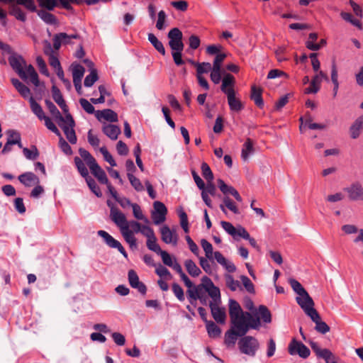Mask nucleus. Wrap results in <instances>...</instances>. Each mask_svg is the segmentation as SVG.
I'll use <instances>...</instances> for the list:
<instances>
[{"mask_svg":"<svg viewBox=\"0 0 363 363\" xmlns=\"http://www.w3.org/2000/svg\"><path fill=\"white\" fill-rule=\"evenodd\" d=\"M201 245L205 252L206 258L210 261H213L214 258V252L213 251L212 245L205 239H202L201 240Z\"/></svg>","mask_w":363,"mask_h":363,"instance_id":"obj_42","label":"nucleus"},{"mask_svg":"<svg viewBox=\"0 0 363 363\" xmlns=\"http://www.w3.org/2000/svg\"><path fill=\"white\" fill-rule=\"evenodd\" d=\"M254 143L250 138H247L242 145L241 157L244 160H247L249 156L254 153Z\"/></svg>","mask_w":363,"mask_h":363,"instance_id":"obj_31","label":"nucleus"},{"mask_svg":"<svg viewBox=\"0 0 363 363\" xmlns=\"http://www.w3.org/2000/svg\"><path fill=\"white\" fill-rule=\"evenodd\" d=\"M238 322L241 324L240 329L242 334H247L250 329L258 330L260 327L261 322L259 317H254L250 312H243Z\"/></svg>","mask_w":363,"mask_h":363,"instance_id":"obj_2","label":"nucleus"},{"mask_svg":"<svg viewBox=\"0 0 363 363\" xmlns=\"http://www.w3.org/2000/svg\"><path fill=\"white\" fill-rule=\"evenodd\" d=\"M134 225L138 227V229H135V233H142L147 239L153 238L155 236L152 228L147 225H142L140 223H134Z\"/></svg>","mask_w":363,"mask_h":363,"instance_id":"obj_34","label":"nucleus"},{"mask_svg":"<svg viewBox=\"0 0 363 363\" xmlns=\"http://www.w3.org/2000/svg\"><path fill=\"white\" fill-rule=\"evenodd\" d=\"M184 265L188 273L194 277L199 276L201 273V269L191 259H186L184 262Z\"/></svg>","mask_w":363,"mask_h":363,"instance_id":"obj_40","label":"nucleus"},{"mask_svg":"<svg viewBox=\"0 0 363 363\" xmlns=\"http://www.w3.org/2000/svg\"><path fill=\"white\" fill-rule=\"evenodd\" d=\"M309 344L318 357L323 359L326 363L333 362L334 356L328 349H321L318 344L313 341H310Z\"/></svg>","mask_w":363,"mask_h":363,"instance_id":"obj_13","label":"nucleus"},{"mask_svg":"<svg viewBox=\"0 0 363 363\" xmlns=\"http://www.w3.org/2000/svg\"><path fill=\"white\" fill-rule=\"evenodd\" d=\"M132 208L133 216L135 218L144 221L146 224L150 223L148 218L143 216L142 210L138 204L133 203L132 205Z\"/></svg>","mask_w":363,"mask_h":363,"instance_id":"obj_51","label":"nucleus"},{"mask_svg":"<svg viewBox=\"0 0 363 363\" xmlns=\"http://www.w3.org/2000/svg\"><path fill=\"white\" fill-rule=\"evenodd\" d=\"M214 259L228 272L232 273L236 270L235 264L228 260L219 251L214 252Z\"/></svg>","mask_w":363,"mask_h":363,"instance_id":"obj_22","label":"nucleus"},{"mask_svg":"<svg viewBox=\"0 0 363 363\" xmlns=\"http://www.w3.org/2000/svg\"><path fill=\"white\" fill-rule=\"evenodd\" d=\"M204 292L206 291L200 284L196 286L194 285L191 289L186 291L187 298L189 303L193 306H196V297H197V296H203L205 295Z\"/></svg>","mask_w":363,"mask_h":363,"instance_id":"obj_24","label":"nucleus"},{"mask_svg":"<svg viewBox=\"0 0 363 363\" xmlns=\"http://www.w3.org/2000/svg\"><path fill=\"white\" fill-rule=\"evenodd\" d=\"M39 2V5L45 8L48 11H52L54 10L55 7L57 6V0H38Z\"/></svg>","mask_w":363,"mask_h":363,"instance_id":"obj_64","label":"nucleus"},{"mask_svg":"<svg viewBox=\"0 0 363 363\" xmlns=\"http://www.w3.org/2000/svg\"><path fill=\"white\" fill-rule=\"evenodd\" d=\"M127 177H128V179L130 184L135 189V191H142L144 190V187H143L141 182L140 181V179L138 178L135 177L133 175V174H132V173L127 174Z\"/></svg>","mask_w":363,"mask_h":363,"instance_id":"obj_48","label":"nucleus"},{"mask_svg":"<svg viewBox=\"0 0 363 363\" xmlns=\"http://www.w3.org/2000/svg\"><path fill=\"white\" fill-rule=\"evenodd\" d=\"M246 334H242L240 329L231 325L230 328L225 333V344L228 347L234 346L238 337H242Z\"/></svg>","mask_w":363,"mask_h":363,"instance_id":"obj_17","label":"nucleus"},{"mask_svg":"<svg viewBox=\"0 0 363 363\" xmlns=\"http://www.w3.org/2000/svg\"><path fill=\"white\" fill-rule=\"evenodd\" d=\"M23 152L25 157L28 160H34L39 156V152L35 146H33L31 150L25 147L23 150Z\"/></svg>","mask_w":363,"mask_h":363,"instance_id":"obj_56","label":"nucleus"},{"mask_svg":"<svg viewBox=\"0 0 363 363\" xmlns=\"http://www.w3.org/2000/svg\"><path fill=\"white\" fill-rule=\"evenodd\" d=\"M320 75H315L311 82L310 86L305 89V94H316L320 89Z\"/></svg>","mask_w":363,"mask_h":363,"instance_id":"obj_36","label":"nucleus"},{"mask_svg":"<svg viewBox=\"0 0 363 363\" xmlns=\"http://www.w3.org/2000/svg\"><path fill=\"white\" fill-rule=\"evenodd\" d=\"M341 17L346 21L350 23L353 26L362 29V24L359 19L355 18L352 16V15L350 13L342 12L340 13Z\"/></svg>","mask_w":363,"mask_h":363,"instance_id":"obj_50","label":"nucleus"},{"mask_svg":"<svg viewBox=\"0 0 363 363\" xmlns=\"http://www.w3.org/2000/svg\"><path fill=\"white\" fill-rule=\"evenodd\" d=\"M6 135L8 136L7 141L1 150V153L4 155L12 150V145L19 143V133L17 130H8Z\"/></svg>","mask_w":363,"mask_h":363,"instance_id":"obj_14","label":"nucleus"},{"mask_svg":"<svg viewBox=\"0 0 363 363\" xmlns=\"http://www.w3.org/2000/svg\"><path fill=\"white\" fill-rule=\"evenodd\" d=\"M240 280L247 292L250 294L255 293L254 284L247 276L241 275Z\"/></svg>","mask_w":363,"mask_h":363,"instance_id":"obj_58","label":"nucleus"},{"mask_svg":"<svg viewBox=\"0 0 363 363\" xmlns=\"http://www.w3.org/2000/svg\"><path fill=\"white\" fill-rule=\"evenodd\" d=\"M9 62L12 69L24 81L30 77V81L35 86H38V75L33 65H27L25 60L20 55L13 53L9 57Z\"/></svg>","mask_w":363,"mask_h":363,"instance_id":"obj_1","label":"nucleus"},{"mask_svg":"<svg viewBox=\"0 0 363 363\" xmlns=\"http://www.w3.org/2000/svg\"><path fill=\"white\" fill-rule=\"evenodd\" d=\"M172 289L174 294L178 298L179 301H184L185 298H184V290L177 283L172 284Z\"/></svg>","mask_w":363,"mask_h":363,"instance_id":"obj_61","label":"nucleus"},{"mask_svg":"<svg viewBox=\"0 0 363 363\" xmlns=\"http://www.w3.org/2000/svg\"><path fill=\"white\" fill-rule=\"evenodd\" d=\"M166 19H167V14H166L165 11L163 10H161L160 11H159L158 16H157V21L156 23V28L158 30H162L164 29V28H165L164 23L166 21Z\"/></svg>","mask_w":363,"mask_h":363,"instance_id":"obj_60","label":"nucleus"},{"mask_svg":"<svg viewBox=\"0 0 363 363\" xmlns=\"http://www.w3.org/2000/svg\"><path fill=\"white\" fill-rule=\"evenodd\" d=\"M38 16L46 23L53 25L57 22L55 16L45 10H39L37 11Z\"/></svg>","mask_w":363,"mask_h":363,"instance_id":"obj_41","label":"nucleus"},{"mask_svg":"<svg viewBox=\"0 0 363 363\" xmlns=\"http://www.w3.org/2000/svg\"><path fill=\"white\" fill-rule=\"evenodd\" d=\"M72 68L73 79H81L82 80V79L84 74V72H85L84 67L79 64H72Z\"/></svg>","mask_w":363,"mask_h":363,"instance_id":"obj_46","label":"nucleus"},{"mask_svg":"<svg viewBox=\"0 0 363 363\" xmlns=\"http://www.w3.org/2000/svg\"><path fill=\"white\" fill-rule=\"evenodd\" d=\"M206 292H207L208 296L212 298L209 304L221 303L220 291L218 287L213 285L210 287V289H207Z\"/></svg>","mask_w":363,"mask_h":363,"instance_id":"obj_33","label":"nucleus"},{"mask_svg":"<svg viewBox=\"0 0 363 363\" xmlns=\"http://www.w3.org/2000/svg\"><path fill=\"white\" fill-rule=\"evenodd\" d=\"M291 288L293 290L298 294L301 295L306 291V289L302 286V285L296 279H290L289 281Z\"/></svg>","mask_w":363,"mask_h":363,"instance_id":"obj_62","label":"nucleus"},{"mask_svg":"<svg viewBox=\"0 0 363 363\" xmlns=\"http://www.w3.org/2000/svg\"><path fill=\"white\" fill-rule=\"evenodd\" d=\"M85 180H86V182L89 188L90 189V190L97 197H101L102 196V193L101 191L100 188L99 187V186L97 185L96 182H95V180L92 177H91L90 176L89 177H86Z\"/></svg>","mask_w":363,"mask_h":363,"instance_id":"obj_44","label":"nucleus"},{"mask_svg":"<svg viewBox=\"0 0 363 363\" xmlns=\"http://www.w3.org/2000/svg\"><path fill=\"white\" fill-rule=\"evenodd\" d=\"M97 234L104 240L108 247L117 249L125 258L128 257V254L121 242L114 239L107 232L101 230L97 232Z\"/></svg>","mask_w":363,"mask_h":363,"instance_id":"obj_11","label":"nucleus"},{"mask_svg":"<svg viewBox=\"0 0 363 363\" xmlns=\"http://www.w3.org/2000/svg\"><path fill=\"white\" fill-rule=\"evenodd\" d=\"M214 259L228 272L232 273L236 270L235 264L228 260L219 251L214 252Z\"/></svg>","mask_w":363,"mask_h":363,"instance_id":"obj_21","label":"nucleus"},{"mask_svg":"<svg viewBox=\"0 0 363 363\" xmlns=\"http://www.w3.org/2000/svg\"><path fill=\"white\" fill-rule=\"evenodd\" d=\"M259 316H258L265 323H269L272 322V314L267 306L260 305L258 308V312Z\"/></svg>","mask_w":363,"mask_h":363,"instance_id":"obj_38","label":"nucleus"},{"mask_svg":"<svg viewBox=\"0 0 363 363\" xmlns=\"http://www.w3.org/2000/svg\"><path fill=\"white\" fill-rule=\"evenodd\" d=\"M11 83L18 93L24 98L27 99L30 94V89L18 79H11Z\"/></svg>","mask_w":363,"mask_h":363,"instance_id":"obj_28","label":"nucleus"},{"mask_svg":"<svg viewBox=\"0 0 363 363\" xmlns=\"http://www.w3.org/2000/svg\"><path fill=\"white\" fill-rule=\"evenodd\" d=\"M220 303L209 304L211 315L216 323L224 324L226 320V313L225 308L220 307Z\"/></svg>","mask_w":363,"mask_h":363,"instance_id":"obj_15","label":"nucleus"},{"mask_svg":"<svg viewBox=\"0 0 363 363\" xmlns=\"http://www.w3.org/2000/svg\"><path fill=\"white\" fill-rule=\"evenodd\" d=\"M262 90L253 85L251 87V99L255 102V105L262 108L264 106V101L262 96Z\"/></svg>","mask_w":363,"mask_h":363,"instance_id":"obj_27","label":"nucleus"},{"mask_svg":"<svg viewBox=\"0 0 363 363\" xmlns=\"http://www.w3.org/2000/svg\"><path fill=\"white\" fill-rule=\"evenodd\" d=\"M317 316L318 317H315L313 315L312 317H310L312 321L315 323V330L321 334H325L329 332L330 327L326 324V323L321 320L320 316L318 311Z\"/></svg>","mask_w":363,"mask_h":363,"instance_id":"obj_29","label":"nucleus"},{"mask_svg":"<svg viewBox=\"0 0 363 363\" xmlns=\"http://www.w3.org/2000/svg\"><path fill=\"white\" fill-rule=\"evenodd\" d=\"M238 347L241 353L254 357L259 344L255 337L244 335L239 340Z\"/></svg>","mask_w":363,"mask_h":363,"instance_id":"obj_3","label":"nucleus"},{"mask_svg":"<svg viewBox=\"0 0 363 363\" xmlns=\"http://www.w3.org/2000/svg\"><path fill=\"white\" fill-rule=\"evenodd\" d=\"M95 116L99 121L104 119L106 121L112 123L118 121L117 113L114 111L109 108L98 111L96 112Z\"/></svg>","mask_w":363,"mask_h":363,"instance_id":"obj_20","label":"nucleus"},{"mask_svg":"<svg viewBox=\"0 0 363 363\" xmlns=\"http://www.w3.org/2000/svg\"><path fill=\"white\" fill-rule=\"evenodd\" d=\"M228 98V102L230 109L232 111L239 112L244 108V106L241 101L235 97V93L229 91Z\"/></svg>","mask_w":363,"mask_h":363,"instance_id":"obj_26","label":"nucleus"},{"mask_svg":"<svg viewBox=\"0 0 363 363\" xmlns=\"http://www.w3.org/2000/svg\"><path fill=\"white\" fill-rule=\"evenodd\" d=\"M195 66L196 67V75L208 73L212 69V65L209 62L195 63Z\"/></svg>","mask_w":363,"mask_h":363,"instance_id":"obj_54","label":"nucleus"},{"mask_svg":"<svg viewBox=\"0 0 363 363\" xmlns=\"http://www.w3.org/2000/svg\"><path fill=\"white\" fill-rule=\"evenodd\" d=\"M103 133L111 140H116L121 133V128L113 124H105L102 128Z\"/></svg>","mask_w":363,"mask_h":363,"instance_id":"obj_25","label":"nucleus"},{"mask_svg":"<svg viewBox=\"0 0 363 363\" xmlns=\"http://www.w3.org/2000/svg\"><path fill=\"white\" fill-rule=\"evenodd\" d=\"M43 120L45 121V125L48 130H51L57 136H60L61 133L60 130L56 127V125L52 122L51 119L49 117L45 116L44 118H43Z\"/></svg>","mask_w":363,"mask_h":363,"instance_id":"obj_63","label":"nucleus"},{"mask_svg":"<svg viewBox=\"0 0 363 363\" xmlns=\"http://www.w3.org/2000/svg\"><path fill=\"white\" fill-rule=\"evenodd\" d=\"M29 102L32 112L38 118L39 120L42 121L43 118L45 116L41 106L37 103L33 96H30Z\"/></svg>","mask_w":363,"mask_h":363,"instance_id":"obj_35","label":"nucleus"},{"mask_svg":"<svg viewBox=\"0 0 363 363\" xmlns=\"http://www.w3.org/2000/svg\"><path fill=\"white\" fill-rule=\"evenodd\" d=\"M146 245L150 250L153 251L158 255L162 251L160 245L157 243L156 236L153 237V238L147 239Z\"/></svg>","mask_w":363,"mask_h":363,"instance_id":"obj_57","label":"nucleus"},{"mask_svg":"<svg viewBox=\"0 0 363 363\" xmlns=\"http://www.w3.org/2000/svg\"><path fill=\"white\" fill-rule=\"evenodd\" d=\"M343 190L347 194L350 200L363 201V186L360 182H353Z\"/></svg>","mask_w":363,"mask_h":363,"instance_id":"obj_10","label":"nucleus"},{"mask_svg":"<svg viewBox=\"0 0 363 363\" xmlns=\"http://www.w3.org/2000/svg\"><path fill=\"white\" fill-rule=\"evenodd\" d=\"M91 174L98 179L101 184L108 183V178L104 170L96 162L89 167Z\"/></svg>","mask_w":363,"mask_h":363,"instance_id":"obj_19","label":"nucleus"},{"mask_svg":"<svg viewBox=\"0 0 363 363\" xmlns=\"http://www.w3.org/2000/svg\"><path fill=\"white\" fill-rule=\"evenodd\" d=\"M218 186L220 190L224 195L230 194L233 193V191H235V189L231 186L227 185L224 181L221 179H218Z\"/></svg>","mask_w":363,"mask_h":363,"instance_id":"obj_59","label":"nucleus"},{"mask_svg":"<svg viewBox=\"0 0 363 363\" xmlns=\"http://www.w3.org/2000/svg\"><path fill=\"white\" fill-rule=\"evenodd\" d=\"M18 179L26 187L33 186L35 184H40L39 177L31 172H26L20 174Z\"/></svg>","mask_w":363,"mask_h":363,"instance_id":"obj_16","label":"nucleus"},{"mask_svg":"<svg viewBox=\"0 0 363 363\" xmlns=\"http://www.w3.org/2000/svg\"><path fill=\"white\" fill-rule=\"evenodd\" d=\"M98 74L96 69H92L90 74L84 79V84L86 87L91 86L98 80Z\"/></svg>","mask_w":363,"mask_h":363,"instance_id":"obj_49","label":"nucleus"},{"mask_svg":"<svg viewBox=\"0 0 363 363\" xmlns=\"http://www.w3.org/2000/svg\"><path fill=\"white\" fill-rule=\"evenodd\" d=\"M167 37L169 39V45L172 50L179 51L184 50L183 34L178 28L171 29L167 34Z\"/></svg>","mask_w":363,"mask_h":363,"instance_id":"obj_6","label":"nucleus"},{"mask_svg":"<svg viewBox=\"0 0 363 363\" xmlns=\"http://www.w3.org/2000/svg\"><path fill=\"white\" fill-rule=\"evenodd\" d=\"M167 213V209L163 203L158 201L154 202L151 216L155 225L163 223L166 219Z\"/></svg>","mask_w":363,"mask_h":363,"instance_id":"obj_9","label":"nucleus"},{"mask_svg":"<svg viewBox=\"0 0 363 363\" xmlns=\"http://www.w3.org/2000/svg\"><path fill=\"white\" fill-rule=\"evenodd\" d=\"M204 292L206 291L200 284L196 286L194 285L191 289L186 291L187 298L189 303L193 306H196V297H197V296H203L205 295Z\"/></svg>","mask_w":363,"mask_h":363,"instance_id":"obj_23","label":"nucleus"},{"mask_svg":"<svg viewBox=\"0 0 363 363\" xmlns=\"http://www.w3.org/2000/svg\"><path fill=\"white\" fill-rule=\"evenodd\" d=\"M9 13L11 16H13L17 20L21 21L22 22H25L26 21V16L24 12L21 10V9L16 5H13L10 7Z\"/></svg>","mask_w":363,"mask_h":363,"instance_id":"obj_43","label":"nucleus"},{"mask_svg":"<svg viewBox=\"0 0 363 363\" xmlns=\"http://www.w3.org/2000/svg\"><path fill=\"white\" fill-rule=\"evenodd\" d=\"M206 330L211 337H218L221 334L220 328L212 320H205Z\"/></svg>","mask_w":363,"mask_h":363,"instance_id":"obj_32","label":"nucleus"},{"mask_svg":"<svg viewBox=\"0 0 363 363\" xmlns=\"http://www.w3.org/2000/svg\"><path fill=\"white\" fill-rule=\"evenodd\" d=\"M225 284L232 291H235L238 288H241L240 282L235 280L232 275L225 274Z\"/></svg>","mask_w":363,"mask_h":363,"instance_id":"obj_47","label":"nucleus"},{"mask_svg":"<svg viewBox=\"0 0 363 363\" xmlns=\"http://www.w3.org/2000/svg\"><path fill=\"white\" fill-rule=\"evenodd\" d=\"M161 239L167 244H173L176 245L178 240L177 235L175 232L172 231L167 225H164L160 228Z\"/></svg>","mask_w":363,"mask_h":363,"instance_id":"obj_18","label":"nucleus"},{"mask_svg":"<svg viewBox=\"0 0 363 363\" xmlns=\"http://www.w3.org/2000/svg\"><path fill=\"white\" fill-rule=\"evenodd\" d=\"M59 126L63 130L64 133L71 144H75L77 141L74 128L75 121L70 113L65 115V122L58 123Z\"/></svg>","mask_w":363,"mask_h":363,"instance_id":"obj_5","label":"nucleus"},{"mask_svg":"<svg viewBox=\"0 0 363 363\" xmlns=\"http://www.w3.org/2000/svg\"><path fill=\"white\" fill-rule=\"evenodd\" d=\"M58 37L60 38L62 43L63 45H67L71 43V40L72 39H78L79 38V35L77 33L68 35L66 33H60L57 34Z\"/></svg>","mask_w":363,"mask_h":363,"instance_id":"obj_55","label":"nucleus"},{"mask_svg":"<svg viewBox=\"0 0 363 363\" xmlns=\"http://www.w3.org/2000/svg\"><path fill=\"white\" fill-rule=\"evenodd\" d=\"M110 218L111 220L121 228V230L123 229V227L129 226L124 213L115 206H111Z\"/></svg>","mask_w":363,"mask_h":363,"instance_id":"obj_12","label":"nucleus"},{"mask_svg":"<svg viewBox=\"0 0 363 363\" xmlns=\"http://www.w3.org/2000/svg\"><path fill=\"white\" fill-rule=\"evenodd\" d=\"M296 301L308 317H312L313 315L318 317L317 311L314 308V301L307 291H305L301 295H298L296 298Z\"/></svg>","mask_w":363,"mask_h":363,"instance_id":"obj_4","label":"nucleus"},{"mask_svg":"<svg viewBox=\"0 0 363 363\" xmlns=\"http://www.w3.org/2000/svg\"><path fill=\"white\" fill-rule=\"evenodd\" d=\"M229 315L230 318V324L234 327L240 328L241 324L238 322L242 315V309L239 303L234 300L230 299L228 303Z\"/></svg>","mask_w":363,"mask_h":363,"instance_id":"obj_7","label":"nucleus"},{"mask_svg":"<svg viewBox=\"0 0 363 363\" xmlns=\"http://www.w3.org/2000/svg\"><path fill=\"white\" fill-rule=\"evenodd\" d=\"M288 352L291 355L298 354L299 357L306 359L309 357L310 350L301 342L294 338L288 346Z\"/></svg>","mask_w":363,"mask_h":363,"instance_id":"obj_8","label":"nucleus"},{"mask_svg":"<svg viewBox=\"0 0 363 363\" xmlns=\"http://www.w3.org/2000/svg\"><path fill=\"white\" fill-rule=\"evenodd\" d=\"M148 40L160 54L165 55L166 52L162 43L153 33L148 34Z\"/></svg>","mask_w":363,"mask_h":363,"instance_id":"obj_39","label":"nucleus"},{"mask_svg":"<svg viewBox=\"0 0 363 363\" xmlns=\"http://www.w3.org/2000/svg\"><path fill=\"white\" fill-rule=\"evenodd\" d=\"M79 153L81 157L84 160V161L89 167L96 162L95 158L87 150H86L84 148H79Z\"/></svg>","mask_w":363,"mask_h":363,"instance_id":"obj_52","label":"nucleus"},{"mask_svg":"<svg viewBox=\"0 0 363 363\" xmlns=\"http://www.w3.org/2000/svg\"><path fill=\"white\" fill-rule=\"evenodd\" d=\"M121 233L125 240L130 245V247H136V239L133 235V232L129 229V226L123 227Z\"/></svg>","mask_w":363,"mask_h":363,"instance_id":"obj_37","label":"nucleus"},{"mask_svg":"<svg viewBox=\"0 0 363 363\" xmlns=\"http://www.w3.org/2000/svg\"><path fill=\"white\" fill-rule=\"evenodd\" d=\"M45 105L50 112V113L52 115L55 119L58 121V123L65 122V117H63L56 106L50 100L46 99L45 100Z\"/></svg>","mask_w":363,"mask_h":363,"instance_id":"obj_30","label":"nucleus"},{"mask_svg":"<svg viewBox=\"0 0 363 363\" xmlns=\"http://www.w3.org/2000/svg\"><path fill=\"white\" fill-rule=\"evenodd\" d=\"M74 163L82 177L85 179L86 177H89L87 168L86 167L83 161L79 157H74Z\"/></svg>","mask_w":363,"mask_h":363,"instance_id":"obj_45","label":"nucleus"},{"mask_svg":"<svg viewBox=\"0 0 363 363\" xmlns=\"http://www.w3.org/2000/svg\"><path fill=\"white\" fill-rule=\"evenodd\" d=\"M201 169L202 175L205 178L206 182L213 180V174L207 163L203 162L201 164Z\"/></svg>","mask_w":363,"mask_h":363,"instance_id":"obj_53","label":"nucleus"}]
</instances>
